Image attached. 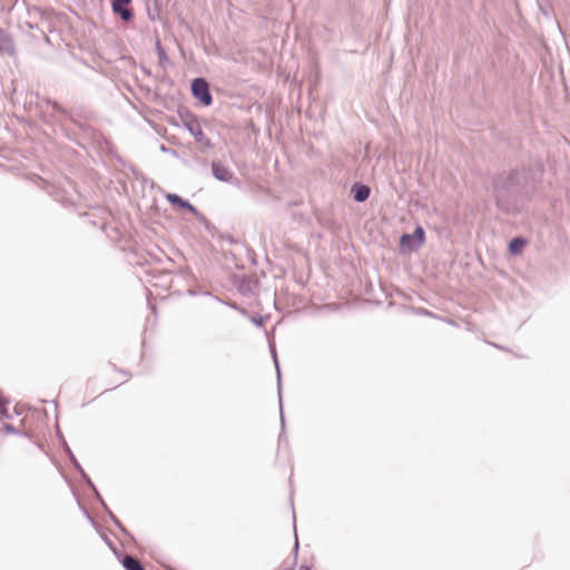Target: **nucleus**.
<instances>
[{
  "mask_svg": "<svg viewBox=\"0 0 570 570\" xmlns=\"http://www.w3.org/2000/svg\"><path fill=\"white\" fill-rule=\"evenodd\" d=\"M531 175L530 167H522L504 170L492 177L493 197L500 210L509 214L518 208L520 199L525 194L527 180Z\"/></svg>",
  "mask_w": 570,
  "mask_h": 570,
  "instance_id": "obj_1",
  "label": "nucleus"
},
{
  "mask_svg": "<svg viewBox=\"0 0 570 570\" xmlns=\"http://www.w3.org/2000/svg\"><path fill=\"white\" fill-rule=\"evenodd\" d=\"M42 104L52 108L57 121L60 120V117H65L75 124L87 137L95 140L102 138V136L94 127L87 124V119L89 118L88 111L81 108L66 109L58 101L49 97L41 98V101L38 104V108L41 110Z\"/></svg>",
  "mask_w": 570,
  "mask_h": 570,
  "instance_id": "obj_2",
  "label": "nucleus"
},
{
  "mask_svg": "<svg viewBox=\"0 0 570 570\" xmlns=\"http://www.w3.org/2000/svg\"><path fill=\"white\" fill-rule=\"evenodd\" d=\"M178 120H173L170 124L176 127L185 128L200 146V151L213 148L212 140L204 134L198 117L186 107H178Z\"/></svg>",
  "mask_w": 570,
  "mask_h": 570,
  "instance_id": "obj_3",
  "label": "nucleus"
},
{
  "mask_svg": "<svg viewBox=\"0 0 570 570\" xmlns=\"http://www.w3.org/2000/svg\"><path fill=\"white\" fill-rule=\"evenodd\" d=\"M425 230L421 225H416L412 233H405L400 237L401 253L416 252L425 242Z\"/></svg>",
  "mask_w": 570,
  "mask_h": 570,
  "instance_id": "obj_4",
  "label": "nucleus"
},
{
  "mask_svg": "<svg viewBox=\"0 0 570 570\" xmlns=\"http://www.w3.org/2000/svg\"><path fill=\"white\" fill-rule=\"evenodd\" d=\"M190 91L193 97L204 107L213 104V95L208 81L203 77L194 78L190 81Z\"/></svg>",
  "mask_w": 570,
  "mask_h": 570,
  "instance_id": "obj_5",
  "label": "nucleus"
},
{
  "mask_svg": "<svg viewBox=\"0 0 570 570\" xmlns=\"http://www.w3.org/2000/svg\"><path fill=\"white\" fill-rule=\"evenodd\" d=\"M166 199L171 206L193 214L200 223H203L206 229H209L210 222L189 200L174 193L167 194Z\"/></svg>",
  "mask_w": 570,
  "mask_h": 570,
  "instance_id": "obj_6",
  "label": "nucleus"
},
{
  "mask_svg": "<svg viewBox=\"0 0 570 570\" xmlns=\"http://www.w3.org/2000/svg\"><path fill=\"white\" fill-rule=\"evenodd\" d=\"M132 0H110L111 11L122 22L130 23L135 19V12L131 8Z\"/></svg>",
  "mask_w": 570,
  "mask_h": 570,
  "instance_id": "obj_7",
  "label": "nucleus"
},
{
  "mask_svg": "<svg viewBox=\"0 0 570 570\" xmlns=\"http://www.w3.org/2000/svg\"><path fill=\"white\" fill-rule=\"evenodd\" d=\"M269 352L271 356L273 358L274 366L276 368V375H277V392H278V405H279V412H281V425L282 431L285 429V416L283 412V399H282V372L279 366V361L276 352V347L274 343L269 342Z\"/></svg>",
  "mask_w": 570,
  "mask_h": 570,
  "instance_id": "obj_8",
  "label": "nucleus"
},
{
  "mask_svg": "<svg viewBox=\"0 0 570 570\" xmlns=\"http://www.w3.org/2000/svg\"><path fill=\"white\" fill-rule=\"evenodd\" d=\"M212 175L215 179L222 183H232L234 173L229 167L224 165L220 160H213L210 164Z\"/></svg>",
  "mask_w": 570,
  "mask_h": 570,
  "instance_id": "obj_9",
  "label": "nucleus"
},
{
  "mask_svg": "<svg viewBox=\"0 0 570 570\" xmlns=\"http://www.w3.org/2000/svg\"><path fill=\"white\" fill-rule=\"evenodd\" d=\"M351 195L356 203H364L371 196V187L364 183L355 181L351 186Z\"/></svg>",
  "mask_w": 570,
  "mask_h": 570,
  "instance_id": "obj_10",
  "label": "nucleus"
},
{
  "mask_svg": "<svg viewBox=\"0 0 570 570\" xmlns=\"http://www.w3.org/2000/svg\"><path fill=\"white\" fill-rule=\"evenodd\" d=\"M528 245V239L523 236H514L510 239L508 244V252L512 256L520 255L525 246Z\"/></svg>",
  "mask_w": 570,
  "mask_h": 570,
  "instance_id": "obj_11",
  "label": "nucleus"
},
{
  "mask_svg": "<svg viewBox=\"0 0 570 570\" xmlns=\"http://www.w3.org/2000/svg\"><path fill=\"white\" fill-rule=\"evenodd\" d=\"M56 433L60 443V446L62 448L66 456L68 458L69 462L72 466H75L77 463H79L78 459L73 454L72 450L70 449L68 442L66 441L63 433L60 430L59 424L56 425Z\"/></svg>",
  "mask_w": 570,
  "mask_h": 570,
  "instance_id": "obj_12",
  "label": "nucleus"
},
{
  "mask_svg": "<svg viewBox=\"0 0 570 570\" xmlns=\"http://www.w3.org/2000/svg\"><path fill=\"white\" fill-rule=\"evenodd\" d=\"M118 560L125 570H146L142 563L134 556L121 553V558Z\"/></svg>",
  "mask_w": 570,
  "mask_h": 570,
  "instance_id": "obj_13",
  "label": "nucleus"
},
{
  "mask_svg": "<svg viewBox=\"0 0 570 570\" xmlns=\"http://www.w3.org/2000/svg\"><path fill=\"white\" fill-rule=\"evenodd\" d=\"M14 46L11 37L0 28V55H13Z\"/></svg>",
  "mask_w": 570,
  "mask_h": 570,
  "instance_id": "obj_14",
  "label": "nucleus"
},
{
  "mask_svg": "<svg viewBox=\"0 0 570 570\" xmlns=\"http://www.w3.org/2000/svg\"><path fill=\"white\" fill-rule=\"evenodd\" d=\"M210 233H212V236L217 238L218 240L220 242H226L230 245H237V244H240V242L236 238H234L232 235L229 234H226V233H223L220 230H218L215 226H213L210 224L209 226V229H208Z\"/></svg>",
  "mask_w": 570,
  "mask_h": 570,
  "instance_id": "obj_15",
  "label": "nucleus"
},
{
  "mask_svg": "<svg viewBox=\"0 0 570 570\" xmlns=\"http://www.w3.org/2000/svg\"><path fill=\"white\" fill-rule=\"evenodd\" d=\"M106 514L109 517L111 522L119 529V531L126 535L130 540H135L134 535L128 531V529L124 525V523L115 515V513L109 509V507H106L104 509Z\"/></svg>",
  "mask_w": 570,
  "mask_h": 570,
  "instance_id": "obj_16",
  "label": "nucleus"
},
{
  "mask_svg": "<svg viewBox=\"0 0 570 570\" xmlns=\"http://www.w3.org/2000/svg\"><path fill=\"white\" fill-rule=\"evenodd\" d=\"M9 403L10 400L7 396H4L2 391L0 390V420L12 417L8 411Z\"/></svg>",
  "mask_w": 570,
  "mask_h": 570,
  "instance_id": "obj_17",
  "label": "nucleus"
},
{
  "mask_svg": "<svg viewBox=\"0 0 570 570\" xmlns=\"http://www.w3.org/2000/svg\"><path fill=\"white\" fill-rule=\"evenodd\" d=\"M155 49L158 56L159 65L164 67L169 63V57L159 40L156 41Z\"/></svg>",
  "mask_w": 570,
  "mask_h": 570,
  "instance_id": "obj_18",
  "label": "nucleus"
},
{
  "mask_svg": "<svg viewBox=\"0 0 570 570\" xmlns=\"http://www.w3.org/2000/svg\"><path fill=\"white\" fill-rule=\"evenodd\" d=\"M73 469L80 474L82 481H85L90 489H95V483L92 482L90 476L86 473V471L83 470V468L81 466L80 463H77L73 466Z\"/></svg>",
  "mask_w": 570,
  "mask_h": 570,
  "instance_id": "obj_19",
  "label": "nucleus"
},
{
  "mask_svg": "<svg viewBox=\"0 0 570 570\" xmlns=\"http://www.w3.org/2000/svg\"><path fill=\"white\" fill-rule=\"evenodd\" d=\"M2 431L7 434H16V435H23V436H29V433L27 432H21L18 428H16L13 424L11 423H4L2 425Z\"/></svg>",
  "mask_w": 570,
  "mask_h": 570,
  "instance_id": "obj_20",
  "label": "nucleus"
},
{
  "mask_svg": "<svg viewBox=\"0 0 570 570\" xmlns=\"http://www.w3.org/2000/svg\"><path fill=\"white\" fill-rule=\"evenodd\" d=\"M101 539L107 544V547L112 551V553L116 556V558L120 559L121 552L118 550L116 544L106 534H101Z\"/></svg>",
  "mask_w": 570,
  "mask_h": 570,
  "instance_id": "obj_21",
  "label": "nucleus"
},
{
  "mask_svg": "<svg viewBox=\"0 0 570 570\" xmlns=\"http://www.w3.org/2000/svg\"><path fill=\"white\" fill-rule=\"evenodd\" d=\"M78 505H79L80 510L82 511V513L85 514V517L87 518V520L92 524V527L98 529V527H99L98 523L96 522L94 517L90 514L88 509L79 500H78Z\"/></svg>",
  "mask_w": 570,
  "mask_h": 570,
  "instance_id": "obj_22",
  "label": "nucleus"
},
{
  "mask_svg": "<svg viewBox=\"0 0 570 570\" xmlns=\"http://www.w3.org/2000/svg\"><path fill=\"white\" fill-rule=\"evenodd\" d=\"M266 320H267V317L264 315H257V316L250 317L252 323L255 324L257 327H263Z\"/></svg>",
  "mask_w": 570,
  "mask_h": 570,
  "instance_id": "obj_23",
  "label": "nucleus"
},
{
  "mask_svg": "<svg viewBox=\"0 0 570 570\" xmlns=\"http://www.w3.org/2000/svg\"><path fill=\"white\" fill-rule=\"evenodd\" d=\"M159 149L164 154H169V155H171L174 157H178V151L176 149H174L171 147H168V146H166L164 144L160 145Z\"/></svg>",
  "mask_w": 570,
  "mask_h": 570,
  "instance_id": "obj_24",
  "label": "nucleus"
},
{
  "mask_svg": "<svg viewBox=\"0 0 570 570\" xmlns=\"http://www.w3.org/2000/svg\"><path fill=\"white\" fill-rule=\"evenodd\" d=\"M92 492H94V495L95 498L98 500V502L101 504L102 509H106L107 503L105 502V500L102 499V497L100 495L98 489L95 487V489H91Z\"/></svg>",
  "mask_w": 570,
  "mask_h": 570,
  "instance_id": "obj_25",
  "label": "nucleus"
},
{
  "mask_svg": "<svg viewBox=\"0 0 570 570\" xmlns=\"http://www.w3.org/2000/svg\"><path fill=\"white\" fill-rule=\"evenodd\" d=\"M150 298H151V292H150V291H148V293H147V302H148V306L150 307V309L153 311V313H154V314H156V313H157L156 305L151 303Z\"/></svg>",
  "mask_w": 570,
  "mask_h": 570,
  "instance_id": "obj_26",
  "label": "nucleus"
},
{
  "mask_svg": "<svg viewBox=\"0 0 570 570\" xmlns=\"http://www.w3.org/2000/svg\"><path fill=\"white\" fill-rule=\"evenodd\" d=\"M110 366L112 367L114 371H118L120 372L121 374L126 375L127 377H131V373L126 371V370H121V368H118L114 363H109Z\"/></svg>",
  "mask_w": 570,
  "mask_h": 570,
  "instance_id": "obj_27",
  "label": "nucleus"
},
{
  "mask_svg": "<svg viewBox=\"0 0 570 570\" xmlns=\"http://www.w3.org/2000/svg\"><path fill=\"white\" fill-rule=\"evenodd\" d=\"M228 306H229V307H232V308H234V309H236V311H238V312H239L240 314H243V315H247V314H248V313H247V311H246L245 308L238 307V306H237L236 304H234V303L228 304Z\"/></svg>",
  "mask_w": 570,
  "mask_h": 570,
  "instance_id": "obj_28",
  "label": "nucleus"
},
{
  "mask_svg": "<svg viewBox=\"0 0 570 570\" xmlns=\"http://www.w3.org/2000/svg\"><path fill=\"white\" fill-rule=\"evenodd\" d=\"M299 570H312V569H311V567H309V566H307V564H302V566L299 567Z\"/></svg>",
  "mask_w": 570,
  "mask_h": 570,
  "instance_id": "obj_29",
  "label": "nucleus"
},
{
  "mask_svg": "<svg viewBox=\"0 0 570 570\" xmlns=\"http://www.w3.org/2000/svg\"><path fill=\"white\" fill-rule=\"evenodd\" d=\"M130 169L134 173V175L137 177L139 173L136 170V168L134 166H131Z\"/></svg>",
  "mask_w": 570,
  "mask_h": 570,
  "instance_id": "obj_30",
  "label": "nucleus"
},
{
  "mask_svg": "<svg viewBox=\"0 0 570 570\" xmlns=\"http://www.w3.org/2000/svg\"><path fill=\"white\" fill-rule=\"evenodd\" d=\"M239 291H240L242 293H244V291H245V289H244V287H243V284L239 286Z\"/></svg>",
  "mask_w": 570,
  "mask_h": 570,
  "instance_id": "obj_31",
  "label": "nucleus"
}]
</instances>
